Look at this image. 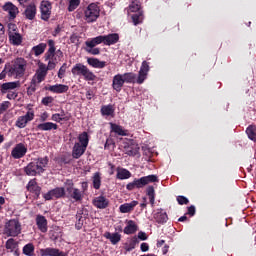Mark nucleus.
I'll return each instance as SVG.
<instances>
[{"label":"nucleus","instance_id":"cd10ccee","mask_svg":"<svg viewBox=\"0 0 256 256\" xmlns=\"http://www.w3.org/2000/svg\"><path fill=\"white\" fill-rule=\"evenodd\" d=\"M21 87V82H6L1 85V93H7L8 91H13V89H17Z\"/></svg>","mask_w":256,"mask_h":256},{"label":"nucleus","instance_id":"39448f33","mask_svg":"<svg viewBox=\"0 0 256 256\" xmlns=\"http://www.w3.org/2000/svg\"><path fill=\"white\" fill-rule=\"evenodd\" d=\"M71 73L72 75H77L78 77H84L85 81H95L97 79L95 73L90 71L83 63H77L74 65Z\"/></svg>","mask_w":256,"mask_h":256},{"label":"nucleus","instance_id":"c85d7f7f","mask_svg":"<svg viewBox=\"0 0 256 256\" xmlns=\"http://www.w3.org/2000/svg\"><path fill=\"white\" fill-rule=\"evenodd\" d=\"M104 237L105 239H108L112 245H117V243L121 241V234H119V232H105Z\"/></svg>","mask_w":256,"mask_h":256},{"label":"nucleus","instance_id":"9d476101","mask_svg":"<svg viewBox=\"0 0 256 256\" xmlns=\"http://www.w3.org/2000/svg\"><path fill=\"white\" fill-rule=\"evenodd\" d=\"M26 154H27V147H25V144L23 143L17 144L12 149V152H11V156L13 157V159H21L25 157Z\"/></svg>","mask_w":256,"mask_h":256},{"label":"nucleus","instance_id":"7ed1b4c3","mask_svg":"<svg viewBox=\"0 0 256 256\" xmlns=\"http://www.w3.org/2000/svg\"><path fill=\"white\" fill-rule=\"evenodd\" d=\"M159 181V178H157V175H148L143 176L141 178H135L132 182L128 183L126 185L127 191H133L134 189H143L146 185H149V183H157Z\"/></svg>","mask_w":256,"mask_h":256},{"label":"nucleus","instance_id":"1a4fd4ad","mask_svg":"<svg viewBox=\"0 0 256 256\" xmlns=\"http://www.w3.org/2000/svg\"><path fill=\"white\" fill-rule=\"evenodd\" d=\"M51 2L48 0H43L40 3V13H41V19L43 21H49V19L51 18Z\"/></svg>","mask_w":256,"mask_h":256},{"label":"nucleus","instance_id":"72a5a7b5","mask_svg":"<svg viewBox=\"0 0 256 256\" xmlns=\"http://www.w3.org/2000/svg\"><path fill=\"white\" fill-rule=\"evenodd\" d=\"M100 112L103 117H113L115 115V108L111 104L103 105Z\"/></svg>","mask_w":256,"mask_h":256},{"label":"nucleus","instance_id":"4c0bfd02","mask_svg":"<svg viewBox=\"0 0 256 256\" xmlns=\"http://www.w3.org/2000/svg\"><path fill=\"white\" fill-rule=\"evenodd\" d=\"M132 22L134 25H141L143 23V20L145 19V16L143 15V11L134 12L131 16Z\"/></svg>","mask_w":256,"mask_h":256},{"label":"nucleus","instance_id":"f8f14e48","mask_svg":"<svg viewBox=\"0 0 256 256\" xmlns=\"http://www.w3.org/2000/svg\"><path fill=\"white\" fill-rule=\"evenodd\" d=\"M48 50L44 55L45 61H49V59H53V57H57V47H55V40L49 39L47 40Z\"/></svg>","mask_w":256,"mask_h":256},{"label":"nucleus","instance_id":"e2e57ef3","mask_svg":"<svg viewBox=\"0 0 256 256\" xmlns=\"http://www.w3.org/2000/svg\"><path fill=\"white\" fill-rule=\"evenodd\" d=\"M36 186H37V179L34 178L28 182L26 189L27 191H29V189H32L33 187H36Z\"/></svg>","mask_w":256,"mask_h":256},{"label":"nucleus","instance_id":"dca6fc26","mask_svg":"<svg viewBox=\"0 0 256 256\" xmlns=\"http://www.w3.org/2000/svg\"><path fill=\"white\" fill-rule=\"evenodd\" d=\"M45 91H51V93H67L69 91V86L65 84H55V85H50V86H45Z\"/></svg>","mask_w":256,"mask_h":256},{"label":"nucleus","instance_id":"2f4dec72","mask_svg":"<svg viewBox=\"0 0 256 256\" xmlns=\"http://www.w3.org/2000/svg\"><path fill=\"white\" fill-rule=\"evenodd\" d=\"M110 129L111 133H115L116 135H119L120 137H125L127 135V132L123 129V126L110 122Z\"/></svg>","mask_w":256,"mask_h":256},{"label":"nucleus","instance_id":"09e8293b","mask_svg":"<svg viewBox=\"0 0 256 256\" xmlns=\"http://www.w3.org/2000/svg\"><path fill=\"white\" fill-rule=\"evenodd\" d=\"M81 5V0H69V5H68V11L69 13H73L77 7Z\"/></svg>","mask_w":256,"mask_h":256},{"label":"nucleus","instance_id":"f03ea898","mask_svg":"<svg viewBox=\"0 0 256 256\" xmlns=\"http://www.w3.org/2000/svg\"><path fill=\"white\" fill-rule=\"evenodd\" d=\"M47 73H48L47 65L44 63H40L38 66V70L32 77L30 86L27 89L28 95H33V93L37 91V87H39V84L45 81V78L47 77Z\"/></svg>","mask_w":256,"mask_h":256},{"label":"nucleus","instance_id":"6ab92c4d","mask_svg":"<svg viewBox=\"0 0 256 256\" xmlns=\"http://www.w3.org/2000/svg\"><path fill=\"white\" fill-rule=\"evenodd\" d=\"M23 15L29 21H33V19H35V17L37 16V6L33 3L29 4L28 6H26Z\"/></svg>","mask_w":256,"mask_h":256},{"label":"nucleus","instance_id":"b1692460","mask_svg":"<svg viewBox=\"0 0 256 256\" xmlns=\"http://www.w3.org/2000/svg\"><path fill=\"white\" fill-rule=\"evenodd\" d=\"M38 131H57L59 126L53 122H44L37 125Z\"/></svg>","mask_w":256,"mask_h":256},{"label":"nucleus","instance_id":"5fc2aeb1","mask_svg":"<svg viewBox=\"0 0 256 256\" xmlns=\"http://www.w3.org/2000/svg\"><path fill=\"white\" fill-rule=\"evenodd\" d=\"M5 247L6 249H10L11 251H13V249L17 247V242H15V239L10 238L6 241Z\"/></svg>","mask_w":256,"mask_h":256},{"label":"nucleus","instance_id":"f257e3e1","mask_svg":"<svg viewBox=\"0 0 256 256\" xmlns=\"http://www.w3.org/2000/svg\"><path fill=\"white\" fill-rule=\"evenodd\" d=\"M150 69L149 62L144 60L138 72V77L137 74L133 72H126L122 74L124 83H137L138 85H143L147 79V75H149Z\"/></svg>","mask_w":256,"mask_h":256},{"label":"nucleus","instance_id":"ea45409f","mask_svg":"<svg viewBox=\"0 0 256 256\" xmlns=\"http://www.w3.org/2000/svg\"><path fill=\"white\" fill-rule=\"evenodd\" d=\"M22 253L26 256L35 255V245L33 243L26 244L22 249Z\"/></svg>","mask_w":256,"mask_h":256},{"label":"nucleus","instance_id":"864d4df0","mask_svg":"<svg viewBox=\"0 0 256 256\" xmlns=\"http://www.w3.org/2000/svg\"><path fill=\"white\" fill-rule=\"evenodd\" d=\"M85 51H86V53H89L90 55H100L101 54V49L95 48V47L86 46Z\"/></svg>","mask_w":256,"mask_h":256},{"label":"nucleus","instance_id":"a18cd8bd","mask_svg":"<svg viewBox=\"0 0 256 256\" xmlns=\"http://www.w3.org/2000/svg\"><path fill=\"white\" fill-rule=\"evenodd\" d=\"M146 193L149 197L151 207H155V188L153 186H148Z\"/></svg>","mask_w":256,"mask_h":256},{"label":"nucleus","instance_id":"052dcab7","mask_svg":"<svg viewBox=\"0 0 256 256\" xmlns=\"http://www.w3.org/2000/svg\"><path fill=\"white\" fill-rule=\"evenodd\" d=\"M177 201L180 205H189V199L185 196H177Z\"/></svg>","mask_w":256,"mask_h":256},{"label":"nucleus","instance_id":"69168bd1","mask_svg":"<svg viewBox=\"0 0 256 256\" xmlns=\"http://www.w3.org/2000/svg\"><path fill=\"white\" fill-rule=\"evenodd\" d=\"M195 206L191 205L188 207V212H187V215H190V217H193L195 215Z\"/></svg>","mask_w":256,"mask_h":256},{"label":"nucleus","instance_id":"774afa93","mask_svg":"<svg viewBox=\"0 0 256 256\" xmlns=\"http://www.w3.org/2000/svg\"><path fill=\"white\" fill-rule=\"evenodd\" d=\"M30 193H39V191H41V187L39 186V185H37V186H34L33 188H30L29 190H28Z\"/></svg>","mask_w":256,"mask_h":256},{"label":"nucleus","instance_id":"603ef678","mask_svg":"<svg viewBox=\"0 0 256 256\" xmlns=\"http://www.w3.org/2000/svg\"><path fill=\"white\" fill-rule=\"evenodd\" d=\"M75 184H73L72 181H68L67 185H66V193H67V197L70 198L71 195H73V191H75Z\"/></svg>","mask_w":256,"mask_h":256},{"label":"nucleus","instance_id":"423d86ee","mask_svg":"<svg viewBox=\"0 0 256 256\" xmlns=\"http://www.w3.org/2000/svg\"><path fill=\"white\" fill-rule=\"evenodd\" d=\"M4 233L7 237H18L21 235V222L17 219H10L5 224Z\"/></svg>","mask_w":256,"mask_h":256},{"label":"nucleus","instance_id":"bb28decb","mask_svg":"<svg viewBox=\"0 0 256 256\" xmlns=\"http://www.w3.org/2000/svg\"><path fill=\"white\" fill-rule=\"evenodd\" d=\"M126 227L123 230V233L125 235H133L134 233H137L138 226L135 224V221L133 220H126Z\"/></svg>","mask_w":256,"mask_h":256},{"label":"nucleus","instance_id":"5701e85b","mask_svg":"<svg viewBox=\"0 0 256 256\" xmlns=\"http://www.w3.org/2000/svg\"><path fill=\"white\" fill-rule=\"evenodd\" d=\"M36 225H37L39 231H41V233H47V231H48L47 218H45V216L37 215L36 216Z\"/></svg>","mask_w":256,"mask_h":256},{"label":"nucleus","instance_id":"58836bf2","mask_svg":"<svg viewBox=\"0 0 256 256\" xmlns=\"http://www.w3.org/2000/svg\"><path fill=\"white\" fill-rule=\"evenodd\" d=\"M9 41L12 43V45H21L23 43V37L19 32H16L14 34H10Z\"/></svg>","mask_w":256,"mask_h":256},{"label":"nucleus","instance_id":"6e6d98bb","mask_svg":"<svg viewBox=\"0 0 256 256\" xmlns=\"http://www.w3.org/2000/svg\"><path fill=\"white\" fill-rule=\"evenodd\" d=\"M15 33H19V29L17 28V24L9 23L8 24V36L13 35Z\"/></svg>","mask_w":256,"mask_h":256},{"label":"nucleus","instance_id":"a211bd4d","mask_svg":"<svg viewBox=\"0 0 256 256\" xmlns=\"http://www.w3.org/2000/svg\"><path fill=\"white\" fill-rule=\"evenodd\" d=\"M24 173H26V175L29 177H36V175H39V168L35 160L28 163V165L24 167Z\"/></svg>","mask_w":256,"mask_h":256},{"label":"nucleus","instance_id":"3c124183","mask_svg":"<svg viewBox=\"0 0 256 256\" xmlns=\"http://www.w3.org/2000/svg\"><path fill=\"white\" fill-rule=\"evenodd\" d=\"M27 120H25V118L23 116L18 117V119L16 120V127H18L19 129H25V127H27Z\"/></svg>","mask_w":256,"mask_h":256},{"label":"nucleus","instance_id":"49530a36","mask_svg":"<svg viewBox=\"0 0 256 256\" xmlns=\"http://www.w3.org/2000/svg\"><path fill=\"white\" fill-rule=\"evenodd\" d=\"M56 163H58V165H69V163H71V156L69 155H62L60 157H56L55 158Z\"/></svg>","mask_w":256,"mask_h":256},{"label":"nucleus","instance_id":"ddd939ff","mask_svg":"<svg viewBox=\"0 0 256 256\" xmlns=\"http://www.w3.org/2000/svg\"><path fill=\"white\" fill-rule=\"evenodd\" d=\"M123 85H125L123 74H116L112 79V89H114L116 93H121Z\"/></svg>","mask_w":256,"mask_h":256},{"label":"nucleus","instance_id":"2eb2a0df","mask_svg":"<svg viewBox=\"0 0 256 256\" xmlns=\"http://www.w3.org/2000/svg\"><path fill=\"white\" fill-rule=\"evenodd\" d=\"M41 256H67V253L59 250L58 248H44L40 249Z\"/></svg>","mask_w":256,"mask_h":256},{"label":"nucleus","instance_id":"680f3d73","mask_svg":"<svg viewBox=\"0 0 256 256\" xmlns=\"http://www.w3.org/2000/svg\"><path fill=\"white\" fill-rule=\"evenodd\" d=\"M23 117L29 123V121H33V119H35V113L34 112H27Z\"/></svg>","mask_w":256,"mask_h":256},{"label":"nucleus","instance_id":"a878e982","mask_svg":"<svg viewBox=\"0 0 256 256\" xmlns=\"http://www.w3.org/2000/svg\"><path fill=\"white\" fill-rule=\"evenodd\" d=\"M154 220L156 223H159V225H164V223L169 221V217L167 216V212H164L163 209H161L154 214Z\"/></svg>","mask_w":256,"mask_h":256},{"label":"nucleus","instance_id":"393cba45","mask_svg":"<svg viewBox=\"0 0 256 256\" xmlns=\"http://www.w3.org/2000/svg\"><path fill=\"white\" fill-rule=\"evenodd\" d=\"M86 220H87V216L83 215V210L78 211L76 213L75 229L77 231H81V229H83V225H84Z\"/></svg>","mask_w":256,"mask_h":256},{"label":"nucleus","instance_id":"aec40b11","mask_svg":"<svg viewBox=\"0 0 256 256\" xmlns=\"http://www.w3.org/2000/svg\"><path fill=\"white\" fill-rule=\"evenodd\" d=\"M85 151H87V147L81 145L79 142L75 143L72 149L73 159H79L85 153Z\"/></svg>","mask_w":256,"mask_h":256},{"label":"nucleus","instance_id":"f3484780","mask_svg":"<svg viewBox=\"0 0 256 256\" xmlns=\"http://www.w3.org/2000/svg\"><path fill=\"white\" fill-rule=\"evenodd\" d=\"M92 203L97 209H107L109 207V199L105 196L95 197Z\"/></svg>","mask_w":256,"mask_h":256},{"label":"nucleus","instance_id":"4468645a","mask_svg":"<svg viewBox=\"0 0 256 256\" xmlns=\"http://www.w3.org/2000/svg\"><path fill=\"white\" fill-rule=\"evenodd\" d=\"M3 11H6L8 13L9 17L11 19H15L17 15L19 14V8L13 4V2H6L3 7Z\"/></svg>","mask_w":256,"mask_h":256},{"label":"nucleus","instance_id":"7c9ffc66","mask_svg":"<svg viewBox=\"0 0 256 256\" xmlns=\"http://www.w3.org/2000/svg\"><path fill=\"white\" fill-rule=\"evenodd\" d=\"M101 43L104 44V38L103 35L96 36L94 38H89L86 42L85 45L86 47H97V45H101Z\"/></svg>","mask_w":256,"mask_h":256},{"label":"nucleus","instance_id":"c756f323","mask_svg":"<svg viewBox=\"0 0 256 256\" xmlns=\"http://www.w3.org/2000/svg\"><path fill=\"white\" fill-rule=\"evenodd\" d=\"M87 63L91 67H94V69H104V67L107 66V62L101 61L97 58H88Z\"/></svg>","mask_w":256,"mask_h":256},{"label":"nucleus","instance_id":"c03bdc74","mask_svg":"<svg viewBox=\"0 0 256 256\" xmlns=\"http://www.w3.org/2000/svg\"><path fill=\"white\" fill-rule=\"evenodd\" d=\"M83 192L79 190V188H76L69 199H73L76 203H79V201H83Z\"/></svg>","mask_w":256,"mask_h":256},{"label":"nucleus","instance_id":"0e129e2a","mask_svg":"<svg viewBox=\"0 0 256 256\" xmlns=\"http://www.w3.org/2000/svg\"><path fill=\"white\" fill-rule=\"evenodd\" d=\"M51 119H52V121H55L56 123H61V121H63L61 116L59 115V113L53 114Z\"/></svg>","mask_w":256,"mask_h":256},{"label":"nucleus","instance_id":"6e6552de","mask_svg":"<svg viewBox=\"0 0 256 256\" xmlns=\"http://www.w3.org/2000/svg\"><path fill=\"white\" fill-rule=\"evenodd\" d=\"M25 67H27V61L24 58H16L12 65V73H15L17 77H23L25 75Z\"/></svg>","mask_w":256,"mask_h":256},{"label":"nucleus","instance_id":"473e14b6","mask_svg":"<svg viewBox=\"0 0 256 256\" xmlns=\"http://www.w3.org/2000/svg\"><path fill=\"white\" fill-rule=\"evenodd\" d=\"M45 49H47V43L42 42L31 49V54L39 57L45 53Z\"/></svg>","mask_w":256,"mask_h":256},{"label":"nucleus","instance_id":"20e7f679","mask_svg":"<svg viewBox=\"0 0 256 256\" xmlns=\"http://www.w3.org/2000/svg\"><path fill=\"white\" fill-rule=\"evenodd\" d=\"M101 15V8H99V3H90L86 8H84V21L86 23H95Z\"/></svg>","mask_w":256,"mask_h":256},{"label":"nucleus","instance_id":"de8ad7c7","mask_svg":"<svg viewBox=\"0 0 256 256\" xmlns=\"http://www.w3.org/2000/svg\"><path fill=\"white\" fill-rule=\"evenodd\" d=\"M93 187L94 189H101V174L99 172L93 176Z\"/></svg>","mask_w":256,"mask_h":256},{"label":"nucleus","instance_id":"8fccbe9b","mask_svg":"<svg viewBox=\"0 0 256 256\" xmlns=\"http://www.w3.org/2000/svg\"><path fill=\"white\" fill-rule=\"evenodd\" d=\"M129 11L131 13H139V11H143V10H141V3L133 1L129 5Z\"/></svg>","mask_w":256,"mask_h":256},{"label":"nucleus","instance_id":"f704fd0d","mask_svg":"<svg viewBox=\"0 0 256 256\" xmlns=\"http://www.w3.org/2000/svg\"><path fill=\"white\" fill-rule=\"evenodd\" d=\"M137 205H139V202L137 201H132L131 203L122 204L119 207L120 213H131V211H133V209H135Z\"/></svg>","mask_w":256,"mask_h":256},{"label":"nucleus","instance_id":"a19ab883","mask_svg":"<svg viewBox=\"0 0 256 256\" xmlns=\"http://www.w3.org/2000/svg\"><path fill=\"white\" fill-rule=\"evenodd\" d=\"M78 141L80 145L87 148L89 146V134L87 132H82L78 136Z\"/></svg>","mask_w":256,"mask_h":256},{"label":"nucleus","instance_id":"412c9836","mask_svg":"<svg viewBox=\"0 0 256 256\" xmlns=\"http://www.w3.org/2000/svg\"><path fill=\"white\" fill-rule=\"evenodd\" d=\"M34 162L36 163L39 169V175H41V173H45V167L49 165V157L45 156V157L35 158Z\"/></svg>","mask_w":256,"mask_h":256},{"label":"nucleus","instance_id":"e433bc0d","mask_svg":"<svg viewBox=\"0 0 256 256\" xmlns=\"http://www.w3.org/2000/svg\"><path fill=\"white\" fill-rule=\"evenodd\" d=\"M139 149L137 144H130L125 147V153L129 155V157H135V155H139Z\"/></svg>","mask_w":256,"mask_h":256},{"label":"nucleus","instance_id":"338daca9","mask_svg":"<svg viewBox=\"0 0 256 256\" xmlns=\"http://www.w3.org/2000/svg\"><path fill=\"white\" fill-rule=\"evenodd\" d=\"M7 99H17V93L16 92H13V91H8V94H7Z\"/></svg>","mask_w":256,"mask_h":256},{"label":"nucleus","instance_id":"bf43d9fd","mask_svg":"<svg viewBox=\"0 0 256 256\" xmlns=\"http://www.w3.org/2000/svg\"><path fill=\"white\" fill-rule=\"evenodd\" d=\"M79 39H81V37H79V35L74 33L70 36V43H74L75 45H77L79 47V43H80Z\"/></svg>","mask_w":256,"mask_h":256},{"label":"nucleus","instance_id":"4be33fe9","mask_svg":"<svg viewBox=\"0 0 256 256\" xmlns=\"http://www.w3.org/2000/svg\"><path fill=\"white\" fill-rule=\"evenodd\" d=\"M102 37L104 39V45H107L108 47H111V45L119 43V35L117 33L102 35Z\"/></svg>","mask_w":256,"mask_h":256},{"label":"nucleus","instance_id":"79ce46f5","mask_svg":"<svg viewBox=\"0 0 256 256\" xmlns=\"http://www.w3.org/2000/svg\"><path fill=\"white\" fill-rule=\"evenodd\" d=\"M137 245H139V238H137V236H134L131 238L129 244H125V251H133V249H135Z\"/></svg>","mask_w":256,"mask_h":256},{"label":"nucleus","instance_id":"c9c22d12","mask_svg":"<svg viewBox=\"0 0 256 256\" xmlns=\"http://www.w3.org/2000/svg\"><path fill=\"white\" fill-rule=\"evenodd\" d=\"M116 177L120 179V181L131 179V172L125 168L118 167Z\"/></svg>","mask_w":256,"mask_h":256},{"label":"nucleus","instance_id":"0eeeda50","mask_svg":"<svg viewBox=\"0 0 256 256\" xmlns=\"http://www.w3.org/2000/svg\"><path fill=\"white\" fill-rule=\"evenodd\" d=\"M65 195H67V193L65 192V188L56 187L43 194V198L45 199V201H53V199H63Z\"/></svg>","mask_w":256,"mask_h":256},{"label":"nucleus","instance_id":"13d9d810","mask_svg":"<svg viewBox=\"0 0 256 256\" xmlns=\"http://www.w3.org/2000/svg\"><path fill=\"white\" fill-rule=\"evenodd\" d=\"M67 72V63L62 64L58 71V78L63 79L65 77V73Z\"/></svg>","mask_w":256,"mask_h":256},{"label":"nucleus","instance_id":"9b49d317","mask_svg":"<svg viewBox=\"0 0 256 256\" xmlns=\"http://www.w3.org/2000/svg\"><path fill=\"white\" fill-rule=\"evenodd\" d=\"M63 59V51L61 49L56 50V56L48 59V64L46 66V71H53L57 67V63Z\"/></svg>","mask_w":256,"mask_h":256},{"label":"nucleus","instance_id":"4d7b16f0","mask_svg":"<svg viewBox=\"0 0 256 256\" xmlns=\"http://www.w3.org/2000/svg\"><path fill=\"white\" fill-rule=\"evenodd\" d=\"M53 101H55L53 96H46V97L42 98L41 103H42V105H45V107H49V105H51V103H53Z\"/></svg>","mask_w":256,"mask_h":256},{"label":"nucleus","instance_id":"37998d69","mask_svg":"<svg viewBox=\"0 0 256 256\" xmlns=\"http://www.w3.org/2000/svg\"><path fill=\"white\" fill-rule=\"evenodd\" d=\"M246 134L251 141H254V143H256V126H248L246 129Z\"/></svg>","mask_w":256,"mask_h":256}]
</instances>
